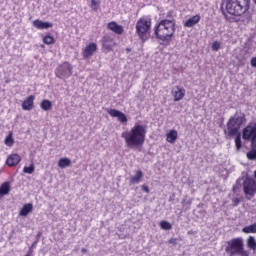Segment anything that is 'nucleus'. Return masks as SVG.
I'll return each instance as SVG.
<instances>
[{
	"instance_id": "f257e3e1",
	"label": "nucleus",
	"mask_w": 256,
	"mask_h": 256,
	"mask_svg": "<svg viewBox=\"0 0 256 256\" xmlns=\"http://www.w3.org/2000/svg\"><path fill=\"white\" fill-rule=\"evenodd\" d=\"M147 135V125L138 122L130 128V131L122 132L126 147L130 149L142 148L145 145Z\"/></svg>"
},
{
	"instance_id": "f03ea898",
	"label": "nucleus",
	"mask_w": 256,
	"mask_h": 256,
	"mask_svg": "<svg viewBox=\"0 0 256 256\" xmlns=\"http://www.w3.org/2000/svg\"><path fill=\"white\" fill-rule=\"evenodd\" d=\"M175 20L162 19L155 25L154 34L156 39L162 41L164 44H169L174 37Z\"/></svg>"
},
{
	"instance_id": "7ed1b4c3",
	"label": "nucleus",
	"mask_w": 256,
	"mask_h": 256,
	"mask_svg": "<svg viewBox=\"0 0 256 256\" xmlns=\"http://www.w3.org/2000/svg\"><path fill=\"white\" fill-rule=\"evenodd\" d=\"M225 252L228 256H250L249 250L245 249L242 237L228 240L226 242Z\"/></svg>"
},
{
	"instance_id": "20e7f679",
	"label": "nucleus",
	"mask_w": 256,
	"mask_h": 256,
	"mask_svg": "<svg viewBox=\"0 0 256 256\" xmlns=\"http://www.w3.org/2000/svg\"><path fill=\"white\" fill-rule=\"evenodd\" d=\"M250 0H227L226 11L228 14L240 17L249 10Z\"/></svg>"
},
{
	"instance_id": "39448f33",
	"label": "nucleus",
	"mask_w": 256,
	"mask_h": 256,
	"mask_svg": "<svg viewBox=\"0 0 256 256\" xmlns=\"http://www.w3.org/2000/svg\"><path fill=\"white\" fill-rule=\"evenodd\" d=\"M152 28V19L147 16H143L138 19L136 23V34L142 43H145L149 39L148 31Z\"/></svg>"
},
{
	"instance_id": "423d86ee",
	"label": "nucleus",
	"mask_w": 256,
	"mask_h": 256,
	"mask_svg": "<svg viewBox=\"0 0 256 256\" xmlns=\"http://www.w3.org/2000/svg\"><path fill=\"white\" fill-rule=\"evenodd\" d=\"M245 122L244 116H233L227 122V130L224 131L227 137H233L239 135V131L241 130L242 125Z\"/></svg>"
},
{
	"instance_id": "0eeeda50",
	"label": "nucleus",
	"mask_w": 256,
	"mask_h": 256,
	"mask_svg": "<svg viewBox=\"0 0 256 256\" xmlns=\"http://www.w3.org/2000/svg\"><path fill=\"white\" fill-rule=\"evenodd\" d=\"M242 188L247 200H251L256 195V180L251 177H246L244 182H242Z\"/></svg>"
},
{
	"instance_id": "6e6552de",
	"label": "nucleus",
	"mask_w": 256,
	"mask_h": 256,
	"mask_svg": "<svg viewBox=\"0 0 256 256\" xmlns=\"http://www.w3.org/2000/svg\"><path fill=\"white\" fill-rule=\"evenodd\" d=\"M242 139L250 141L251 147H256V123L248 125L242 130Z\"/></svg>"
},
{
	"instance_id": "1a4fd4ad",
	"label": "nucleus",
	"mask_w": 256,
	"mask_h": 256,
	"mask_svg": "<svg viewBox=\"0 0 256 256\" xmlns=\"http://www.w3.org/2000/svg\"><path fill=\"white\" fill-rule=\"evenodd\" d=\"M55 76L59 79L69 78L72 76V65L69 62H62L55 70Z\"/></svg>"
},
{
	"instance_id": "9d476101",
	"label": "nucleus",
	"mask_w": 256,
	"mask_h": 256,
	"mask_svg": "<svg viewBox=\"0 0 256 256\" xmlns=\"http://www.w3.org/2000/svg\"><path fill=\"white\" fill-rule=\"evenodd\" d=\"M101 46L105 51L111 52L113 51V48L116 46V43L110 35L106 34L101 39Z\"/></svg>"
},
{
	"instance_id": "9b49d317",
	"label": "nucleus",
	"mask_w": 256,
	"mask_h": 256,
	"mask_svg": "<svg viewBox=\"0 0 256 256\" xmlns=\"http://www.w3.org/2000/svg\"><path fill=\"white\" fill-rule=\"evenodd\" d=\"M97 50L98 46L96 43H88V45H86L85 48L82 49V57H84V59H89L97 52Z\"/></svg>"
},
{
	"instance_id": "f8f14e48",
	"label": "nucleus",
	"mask_w": 256,
	"mask_h": 256,
	"mask_svg": "<svg viewBox=\"0 0 256 256\" xmlns=\"http://www.w3.org/2000/svg\"><path fill=\"white\" fill-rule=\"evenodd\" d=\"M171 95H173L174 102H179L185 98L186 90L183 87L175 86L171 89Z\"/></svg>"
},
{
	"instance_id": "ddd939ff",
	"label": "nucleus",
	"mask_w": 256,
	"mask_h": 256,
	"mask_svg": "<svg viewBox=\"0 0 256 256\" xmlns=\"http://www.w3.org/2000/svg\"><path fill=\"white\" fill-rule=\"evenodd\" d=\"M21 163V156L19 154H10L5 160V165L9 168H14Z\"/></svg>"
},
{
	"instance_id": "4468645a",
	"label": "nucleus",
	"mask_w": 256,
	"mask_h": 256,
	"mask_svg": "<svg viewBox=\"0 0 256 256\" xmlns=\"http://www.w3.org/2000/svg\"><path fill=\"white\" fill-rule=\"evenodd\" d=\"M107 113L110 114V116L113 117V118H118L120 123L127 125L128 118L120 110L110 109V110L107 111Z\"/></svg>"
},
{
	"instance_id": "2eb2a0df",
	"label": "nucleus",
	"mask_w": 256,
	"mask_h": 256,
	"mask_svg": "<svg viewBox=\"0 0 256 256\" xmlns=\"http://www.w3.org/2000/svg\"><path fill=\"white\" fill-rule=\"evenodd\" d=\"M107 29L117 35H122V33L124 32L123 26L120 24H117L116 21H112V22L108 23Z\"/></svg>"
},
{
	"instance_id": "dca6fc26",
	"label": "nucleus",
	"mask_w": 256,
	"mask_h": 256,
	"mask_svg": "<svg viewBox=\"0 0 256 256\" xmlns=\"http://www.w3.org/2000/svg\"><path fill=\"white\" fill-rule=\"evenodd\" d=\"M34 100H35L34 95L28 96L26 100H24L22 103V109L24 111H31L34 108Z\"/></svg>"
},
{
	"instance_id": "f3484780",
	"label": "nucleus",
	"mask_w": 256,
	"mask_h": 256,
	"mask_svg": "<svg viewBox=\"0 0 256 256\" xmlns=\"http://www.w3.org/2000/svg\"><path fill=\"white\" fill-rule=\"evenodd\" d=\"M33 27L36 28V29H39V30H44V29L52 28L53 24L49 23V22H43L40 19H35L33 21Z\"/></svg>"
},
{
	"instance_id": "a211bd4d",
	"label": "nucleus",
	"mask_w": 256,
	"mask_h": 256,
	"mask_svg": "<svg viewBox=\"0 0 256 256\" xmlns=\"http://www.w3.org/2000/svg\"><path fill=\"white\" fill-rule=\"evenodd\" d=\"M201 20V16L199 14H196L184 22V27L186 28H193L195 25H197Z\"/></svg>"
},
{
	"instance_id": "6ab92c4d",
	"label": "nucleus",
	"mask_w": 256,
	"mask_h": 256,
	"mask_svg": "<svg viewBox=\"0 0 256 256\" xmlns=\"http://www.w3.org/2000/svg\"><path fill=\"white\" fill-rule=\"evenodd\" d=\"M167 142H169L170 144H174L175 141L178 140V131L177 130H170L167 134Z\"/></svg>"
},
{
	"instance_id": "aec40b11",
	"label": "nucleus",
	"mask_w": 256,
	"mask_h": 256,
	"mask_svg": "<svg viewBox=\"0 0 256 256\" xmlns=\"http://www.w3.org/2000/svg\"><path fill=\"white\" fill-rule=\"evenodd\" d=\"M33 211V204L32 203H27L24 204L21 211H20V216L21 217H27L29 213Z\"/></svg>"
},
{
	"instance_id": "412c9836",
	"label": "nucleus",
	"mask_w": 256,
	"mask_h": 256,
	"mask_svg": "<svg viewBox=\"0 0 256 256\" xmlns=\"http://www.w3.org/2000/svg\"><path fill=\"white\" fill-rule=\"evenodd\" d=\"M136 175L130 178V184H139L143 178V172L141 170L135 171Z\"/></svg>"
},
{
	"instance_id": "4be33fe9",
	"label": "nucleus",
	"mask_w": 256,
	"mask_h": 256,
	"mask_svg": "<svg viewBox=\"0 0 256 256\" xmlns=\"http://www.w3.org/2000/svg\"><path fill=\"white\" fill-rule=\"evenodd\" d=\"M10 191H11V186L9 185V182H4L0 186V196L1 197L8 195Z\"/></svg>"
},
{
	"instance_id": "5701e85b",
	"label": "nucleus",
	"mask_w": 256,
	"mask_h": 256,
	"mask_svg": "<svg viewBox=\"0 0 256 256\" xmlns=\"http://www.w3.org/2000/svg\"><path fill=\"white\" fill-rule=\"evenodd\" d=\"M40 107L43 111H51L52 109V102L50 100H42L40 103Z\"/></svg>"
},
{
	"instance_id": "b1692460",
	"label": "nucleus",
	"mask_w": 256,
	"mask_h": 256,
	"mask_svg": "<svg viewBox=\"0 0 256 256\" xmlns=\"http://www.w3.org/2000/svg\"><path fill=\"white\" fill-rule=\"evenodd\" d=\"M247 248L251 249L253 252H256V240L253 236L247 238Z\"/></svg>"
},
{
	"instance_id": "393cba45",
	"label": "nucleus",
	"mask_w": 256,
	"mask_h": 256,
	"mask_svg": "<svg viewBox=\"0 0 256 256\" xmlns=\"http://www.w3.org/2000/svg\"><path fill=\"white\" fill-rule=\"evenodd\" d=\"M42 41H43V44H46V45H53L56 43V40L50 34L44 35Z\"/></svg>"
},
{
	"instance_id": "a878e982",
	"label": "nucleus",
	"mask_w": 256,
	"mask_h": 256,
	"mask_svg": "<svg viewBox=\"0 0 256 256\" xmlns=\"http://www.w3.org/2000/svg\"><path fill=\"white\" fill-rule=\"evenodd\" d=\"M59 168H68L71 166V160L69 158H61L58 162Z\"/></svg>"
},
{
	"instance_id": "bb28decb",
	"label": "nucleus",
	"mask_w": 256,
	"mask_h": 256,
	"mask_svg": "<svg viewBox=\"0 0 256 256\" xmlns=\"http://www.w3.org/2000/svg\"><path fill=\"white\" fill-rule=\"evenodd\" d=\"M242 233L246 234H255L256 233V223L248 225L244 228H242Z\"/></svg>"
},
{
	"instance_id": "cd10ccee",
	"label": "nucleus",
	"mask_w": 256,
	"mask_h": 256,
	"mask_svg": "<svg viewBox=\"0 0 256 256\" xmlns=\"http://www.w3.org/2000/svg\"><path fill=\"white\" fill-rule=\"evenodd\" d=\"M5 145L6 147H13L14 145L13 132H9L8 136H6Z\"/></svg>"
},
{
	"instance_id": "c85d7f7f",
	"label": "nucleus",
	"mask_w": 256,
	"mask_h": 256,
	"mask_svg": "<svg viewBox=\"0 0 256 256\" xmlns=\"http://www.w3.org/2000/svg\"><path fill=\"white\" fill-rule=\"evenodd\" d=\"M246 157L250 161L256 160V147H251V150L247 152Z\"/></svg>"
},
{
	"instance_id": "c756f323",
	"label": "nucleus",
	"mask_w": 256,
	"mask_h": 256,
	"mask_svg": "<svg viewBox=\"0 0 256 256\" xmlns=\"http://www.w3.org/2000/svg\"><path fill=\"white\" fill-rule=\"evenodd\" d=\"M235 148H237V151H240L242 149V137L241 134H237L234 140Z\"/></svg>"
},
{
	"instance_id": "7c9ffc66",
	"label": "nucleus",
	"mask_w": 256,
	"mask_h": 256,
	"mask_svg": "<svg viewBox=\"0 0 256 256\" xmlns=\"http://www.w3.org/2000/svg\"><path fill=\"white\" fill-rule=\"evenodd\" d=\"M160 227L162 230H171L172 229V224L170 222H167L165 220L161 221Z\"/></svg>"
},
{
	"instance_id": "2f4dec72",
	"label": "nucleus",
	"mask_w": 256,
	"mask_h": 256,
	"mask_svg": "<svg viewBox=\"0 0 256 256\" xmlns=\"http://www.w3.org/2000/svg\"><path fill=\"white\" fill-rule=\"evenodd\" d=\"M34 171H35L34 164H30V166H28V167L25 166L23 168V173L32 174V173H34Z\"/></svg>"
},
{
	"instance_id": "473e14b6",
	"label": "nucleus",
	"mask_w": 256,
	"mask_h": 256,
	"mask_svg": "<svg viewBox=\"0 0 256 256\" xmlns=\"http://www.w3.org/2000/svg\"><path fill=\"white\" fill-rule=\"evenodd\" d=\"M98 5H99V0H91V7L93 10L97 11Z\"/></svg>"
},
{
	"instance_id": "72a5a7b5",
	"label": "nucleus",
	"mask_w": 256,
	"mask_h": 256,
	"mask_svg": "<svg viewBox=\"0 0 256 256\" xmlns=\"http://www.w3.org/2000/svg\"><path fill=\"white\" fill-rule=\"evenodd\" d=\"M213 51H218L220 49V43L218 41H214L212 44Z\"/></svg>"
},
{
	"instance_id": "f704fd0d",
	"label": "nucleus",
	"mask_w": 256,
	"mask_h": 256,
	"mask_svg": "<svg viewBox=\"0 0 256 256\" xmlns=\"http://www.w3.org/2000/svg\"><path fill=\"white\" fill-rule=\"evenodd\" d=\"M232 202H233V206H234V207H237L238 204H239L241 201L239 200V198H233Z\"/></svg>"
},
{
	"instance_id": "c9c22d12",
	"label": "nucleus",
	"mask_w": 256,
	"mask_h": 256,
	"mask_svg": "<svg viewBox=\"0 0 256 256\" xmlns=\"http://www.w3.org/2000/svg\"><path fill=\"white\" fill-rule=\"evenodd\" d=\"M251 66L256 68V56L252 57Z\"/></svg>"
},
{
	"instance_id": "e433bc0d",
	"label": "nucleus",
	"mask_w": 256,
	"mask_h": 256,
	"mask_svg": "<svg viewBox=\"0 0 256 256\" xmlns=\"http://www.w3.org/2000/svg\"><path fill=\"white\" fill-rule=\"evenodd\" d=\"M177 239L176 238H171L170 240H168V243L169 244H174V245H176L177 244Z\"/></svg>"
},
{
	"instance_id": "4c0bfd02",
	"label": "nucleus",
	"mask_w": 256,
	"mask_h": 256,
	"mask_svg": "<svg viewBox=\"0 0 256 256\" xmlns=\"http://www.w3.org/2000/svg\"><path fill=\"white\" fill-rule=\"evenodd\" d=\"M142 191L145 192V193H149V188H148V186L143 185V186H142Z\"/></svg>"
},
{
	"instance_id": "58836bf2",
	"label": "nucleus",
	"mask_w": 256,
	"mask_h": 256,
	"mask_svg": "<svg viewBox=\"0 0 256 256\" xmlns=\"http://www.w3.org/2000/svg\"><path fill=\"white\" fill-rule=\"evenodd\" d=\"M173 13H174V12H173L172 10L168 11L166 17H167V18H172V17H173Z\"/></svg>"
},
{
	"instance_id": "ea45409f",
	"label": "nucleus",
	"mask_w": 256,
	"mask_h": 256,
	"mask_svg": "<svg viewBox=\"0 0 256 256\" xmlns=\"http://www.w3.org/2000/svg\"><path fill=\"white\" fill-rule=\"evenodd\" d=\"M81 252H82L83 254H86V253L88 252V250L85 249V248H82V249H81Z\"/></svg>"
},
{
	"instance_id": "a19ab883",
	"label": "nucleus",
	"mask_w": 256,
	"mask_h": 256,
	"mask_svg": "<svg viewBox=\"0 0 256 256\" xmlns=\"http://www.w3.org/2000/svg\"><path fill=\"white\" fill-rule=\"evenodd\" d=\"M131 49L130 48H126V53H130Z\"/></svg>"
},
{
	"instance_id": "79ce46f5",
	"label": "nucleus",
	"mask_w": 256,
	"mask_h": 256,
	"mask_svg": "<svg viewBox=\"0 0 256 256\" xmlns=\"http://www.w3.org/2000/svg\"><path fill=\"white\" fill-rule=\"evenodd\" d=\"M254 179H256V170L254 171Z\"/></svg>"
},
{
	"instance_id": "37998d69",
	"label": "nucleus",
	"mask_w": 256,
	"mask_h": 256,
	"mask_svg": "<svg viewBox=\"0 0 256 256\" xmlns=\"http://www.w3.org/2000/svg\"><path fill=\"white\" fill-rule=\"evenodd\" d=\"M26 256H31V255L27 254Z\"/></svg>"
},
{
	"instance_id": "c03bdc74",
	"label": "nucleus",
	"mask_w": 256,
	"mask_h": 256,
	"mask_svg": "<svg viewBox=\"0 0 256 256\" xmlns=\"http://www.w3.org/2000/svg\"><path fill=\"white\" fill-rule=\"evenodd\" d=\"M254 3H256V0H254Z\"/></svg>"
}]
</instances>
